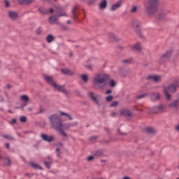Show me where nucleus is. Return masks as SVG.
<instances>
[{"label": "nucleus", "instance_id": "nucleus-1", "mask_svg": "<svg viewBox=\"0 0 179 179\" xmlns=\"http://www.w3.org/2000/svg\"><path fill=\"white\" fill-rule=\"evenodd\" d=\"M50 121L52 124V127L58 131L62 135L64 136V138H66V134L64 131L65 129H68L69 128V125L66 124H62V122H61V119L58 115H53L50 117Z\"/></svg>", "mask_w": 179, "mask_h": 179}, {"label": "nucleus", "instance_id": "nucleus-2", "mask_svg": "<svg viewBox=\"0 0 179 179\" xmlns=\"http://www.w3.org/2000/svg\"><path fill=\"white\" fill-rule=\"evenodd\" d=\"M110 76L106 73H97L93 79L94 85L98 87L99 90H104L107 85H108V80Z\"/></svg>", "mask_w": 179, "mask_h": 179}, {"label": "nucleus", "instance_id": "nucleus-3", "mask_svg": "<svg viewBox=\"0 0 179 179\" xmlns=\"http://www.w3.org/2000/svg\"><path fill=\"white\" fill-rule=\"evenodd\" d=\"M45 82L49 83V85H51V86H52L54 89H55L56 90H58L59 92H62V93H64V94H68L69 93L66 90V89H65V85H59L57 84V83H55L52 77L46 76H45Z\"/></svg>", "mask_w": 179, "mask_h": 179}, {"label": "nucleus", "instance_id": "nucleus-4", "mask_svg": "<svg viewBox=\"0 0 179 179\" xmlns=\"http://www.w3.org/2000/svg\"><path fill=\"white\" fill-rule=\"evenodd\" d=\"M159 0H148V4L145 6V9L148 13L153 15L157 12Z\"/></svg>", "mask_w": 179, "mask_h": 179}, {"label": "nucleus", "instance_id": "nucleus-5", "mask_svg": "<svg viewBox=\"0 0 179 179\" xmlns=\"http://www.w3.org/2000/svg\"><path fill=\"white\" fill-rule=\"evenodd\" d=\"M178 86V84H172L168 88L164 87V93L165 94V97L166 100H170L171 99V96L169 93H174L176 90H177V87Z\"/></svg>", "mask_w": 179, "mask_h": 179}, {"label": "nucleus", "instance_id": "nucleus-6", "mask_svg": "<svg viewBox=\"0 0 179 179\" xmlns=\"http://www.w3.org/2000/svg\"><path fill=\"white\" fill-rule=\"evenodd\" d=\"M172 54H173L172 50H169L166 52H165V53H164L159 58L160 64H164V62H167V61H169L170 58H171Z\"/></svg>", "mask_w": 179, "mask_h": 179}, {"label": "nucleus", "instance_id": "nucleus-7", "mask_svg": "<svg viewBox=\"0 0 179 179\" xmlns=\"http://www.w3.org/2000/svg\"><path fill=\"white\" fill-rule=\"evenodd\" d=\"M147 79L152 80V82H155V83H159V82H162V76L150 75L147 77Z\"/></svg>", "mask_w": 179, "mask_h": 179}, {"label": "nucleus", "instance_id": "nucleus-8", "mask_svg": "<svg viewBox=\"0 0 179 179\" xmlns=\"http://www.w3.org/2000/svg\"><path fill=\"white\" fill-rule=\"evenodd\" d=\"M131 24L134 30L139 31L141 30V22L138 20H132Z\"/></svg>", "mask_w": 179, "mask_h": 179}, {"label": "nucleus", "instance_id": "nucleus-9", "mask_svg": "<svg viewBox=\"0 0 179 179\" xmlns=\"http://www.w3.org/2000/svg\"><path fill=\"white\" fill-rule=\"evenodd\" d=\"M20 100L22 101H24V103L21 105L20 108H24V107H26L27 106V101H29V99L27 95H22L20 96Z\"/></svg>", "mask_w": 179, "mask_h": 179}, {"label": "nucleus", "instance_id": "nucleus-10", "mask_svg": "<svg viewBox=\"0 0 179 179\" xmlns=\"http://www.w3.org/2000/svg\"><path fill=\"white\" fill-rule=\"evenodd\" d=\"M88 96L92 99V101L95 103V104H99V99H97V97H99V95H96L94 92H90L88 93Z\"/></svg>", "mask_w": 179, "mask_h": 179}, {"label": "nucleus", "instance_id": "nucleus-11", "mask_svg": "<svg viewBox=\"0 0 179 179\" xmlns=\"http://www.w3.org/2000/svg\"><path fill=\"white\" fill-rule=\"evenodd\" d=\"M41 138L45 142H52L54 141V136H47L45 134H41Z\"/></svg>", "mask_w": 179, "mask_h": 179}, {"label": "nucleus", "instance_id": "nucleus-12", "mask_svg": "<svg viewBox=\"0 0 179 179\" xmlns=\"http://www.w3.org/2000/svg\"><path fill=\"white\" fill-rule=\"evenodd\" d=\"M121 5H122V1L120 0L115 4L112 5V6L110 7V10H112L113 12H114V10H117V9L121 7Z\"/></svg>", "mask_w": 179, "mask_h": 179}, {"label": "nucleus", "instance_id": "nucleus-13", "mask_svg": "<svg viewBox=\"0 0 179 179\" xmlns=\"http://www.w3.org/2000/svg\"><path fill=\"white\" fill-rule=\"evenodd\" d=\"M8 16L11 20H16L19 17V14L15 11H9Z\"/></svg>", "mask_w": 179, "mask_h": 179}, {"label": "nucleus", "instance_id": "nucleus-14", "mask_svg": "<svg viewBox=\"0 0 179 179\" xmlns=\"http://www.w3.org/2000/svg\"><path fill=\"white\" fill-rule=\"evenodd\" d=\"M132 50L134 51H137V52H139L142 50V46L140 43H137L131 46Z\"/></svg>", "mask_w": 179, "mask_h": 179}, {"label": "nucleus", "instance_id": "nucleus-15", "mask_svg": "<svg viewBox=\"0 0 179 179\" xmlns=\"http://www.w3.org/2000/svg\"><path fill=\"white\" fill-rule=\"evenodd\" d=\"M179 106V99L172 101L169 104L170 108H178Z\"/></svg>", "mask_w": 179, "mask_h": 179}, {"label": "nucleus", "instance_id": "nucleus-16", "mask_svg": "<svg viewBox=\"0 0 179 179\" xmlns=\"http://www.w3.org/2000/svg\"><path fill=\"white\" fill-rule=\"evenodd\" d=\"M155 108L157 110L155 111V113H164V108H166V106H164V105L160 103L159 105L155 107Z\"/></svg>", "mask_w": 179, "mask_h": 179}, {"label": "nucleus", "instance_id": "nucleus-17", "mask_svg": "<svg viewBox=\"0 0 179 179\" xmlns=\"http://www.w3.org/2000/svg\"><path fill=\"white\" fill-rule=\"evenodd\" d=\"M121 115H124L125 117H131L132 113H131V111L127 110V109H122L120 111Z\"/></svg>", "mask_w": 179, "mask_h": 179}, {"label": "nucleus", "instance_id": "nucleus-18", "mask_svg": "<svg viewBox=\"0 0 179 179\" xmlns=\"http://www.w3.org/2000/svg\"><path fill=\"white\" fill-rule=\"evenodd\" d=\"M152 101H156L160 100V94L159 93H154L151 95Z\"/></svg>", "mask_w": 179, "mask_h": 179}, {"label": "nucleus", "instance_id": "nucleus-19", "mask_svg": "<svg viewBox=\"0 0 179 179\" xmlns=\"http://www.w3.org/2000/svg\"><path fill=\"white\" fill-rule=\"evenodd\" d=\"M57 20H58V17L55 15H52L49 17L48 22L50 24H54V23H57Z\"/></svg>", "mask_w": 179, "mask_h": 179}, {"label": "nucleus", "instance_id": "nucleus-20", "mask_svg": "<svg viewBox=\"0 0 179 179\" xmlns=\"http://www.w3.org/2000/svg\"><path fill=\"white\" fill-rule=\"evenodd\" d=\"M78 10V7L74 6L72 9L73 17V19H78V15H76V10Z\"/></svg>", "mask_w": 179, "mask_h": 179}, {"label": "nucleus", "instance_id": "nucleus-21", "mask_svg": "<svg viewBox=\"0 0 179 179\" xmlns=\"http://www.w3.org/2000/svg\"><path fill=\"white\" fill-rule=\"evenodd\" d=\"M62 73L64 75H72V71L68 69H64L61 70Z\"/></svg>", "mask_w": 179, "mask_h": 179}, {"label": "nucleus", "instance_id": "nucleus-22", "mask_svg": "<svg viewBox=\"0 0 179 179\" xmlns=\"http://www.w3.org/2000/svg\"><path fill=\"white\" fill-rule=\"evenodd\" d=\"M0 157H1V159H0V160H4V163L5 164H6V166H10V159H9V158H4L2 156H0Z\"/></svg>", "mask_w": 179, "mask_h": 179}, {"label": "nucleus", "instance_id": "nucleus-23", "mask_svg": "<svg viewBox=\"0 0 179 179\" xmlns=\"http://www.w3.org/2000/svg\"><path fill=\"white\" fill-rule=\"evenodd\" d=\"M145 131L148 132V134H155V132H156V129H155L153 127H147Z\"/></svg>", "mask_w": 179, "mask_h": 179}, {"label": "nucleus", "instance_id": "nucleus-24", "mask_svg": "<svg viewBox=\"0 0 179 179\" xmlns=\"http://www.w3.org/2000/svg\"><path fill=\"white\" fill-rule=\"evenodd\" d=\"M107 6V0H103L101 1V3L99 5V7L101 9H103V8H106Z\"/></svg>", "mask_w": 179, "mask_h": 179}, {"label": "nucleus", "instance_id": "nucleus-25", "mask_svg": "<svg viewBox=\"0 0 179 179\" xmlns=\"http://www.w3.org/2000/svg\"><path fill=\"white\" fill-rule=\"evenodd\" d=\"M3 138H4L5 139H8L9 141H13L14 139L12 136L8 134L3 135Z\"/></svg>", "mask_w": 179, "mask_h": 179}, {"label": "nucleus", "instance_id": "nucleus-26", "mask_svg": "<svg viewBox=\"0 0 179 179\" xmlns=\"http://www.w3.org/2000/svg\"><path fill=\"white\" fill-rule=\"evenodd\" d=\"M46 40H47L48 43H51V41H53V40H54V36L52 35H48L46 37Z\"/></svg>", "mask_w": 179, "mask_h": 179}, {"label": "nucleus", "instance_id": "nucleus-27", "mask_svg": "<svg viewBox=\"0 0 179 179\" xmlns=\"http://www.w3.org/2000/svg\"><path fill=\"white\" fill-rule=\"evenodd\" d=\"M30 166H31V167H33L34 169H41V166H38V164L34 162H31Z\"/></svg>", "mask_w": 179, "mask_h": 179}, {"label": "nucleus", "instance_id": "nucleus-28", "mask_svg": "<svg viewBox=\"0 0 179 179\" xmlns=\"http://www.w3.org/2000/svg\"><path fill=\"white\" fill-rule=\"evenodd\" d=\"M39 12H41V13H43V15H45V13H48V10L44 8H39Z\"/></svg>", "mask_w": 179, "mask_h": 179}, {"label": "nucleus", "instance_id": "nucleus-29", "mask_svg": "<svg viewBox=\"0 0 179 179\" xmlns=\"http://www.w3.org/2000/svg\"><path fill=\"white\" fill-rule=\"evenodd\" d=\"M81 78L83 80V82H87V80H88L87 75L86 74L82 75Z\"/></svg>", "mask_w": 179, "mask_h": 179}, {"label": "nucleus", "instance_id": "nucleus-30", "mask_svg": "<svg viewBox=\"0 0 179 179\" xmlns=\"http://www.w3.org/2000/svg\"><path fill=\"white\" fill-rule=\"evenodd\" d=\"M45 166L48 168V169H50L51 167V161L49 162H45Z\"/></svg>", "mask_w": 179, "mask_h": 179}, {"label": "nucleus", "instance_id": "nucleus-31", "mask_svg": "<svg viewBox=\"0 0 179 179\" xmlns=\"http://www.w3.org/2000/svg\"><path fill=\"white\" fill-rule=\"evenodd\" d=\"M109 85L111 87H114L115 86V81H114V80H111L109 82Z\"/></svg>", "mask_w": 179, "mask_h": 179}, {"label": "nucleus", "instance_id": "nucleus-32", "mask_svg": "<svg viewBox=\"0 0 179 179\" xmlns=\"http://www.w3.org/2000/svg\"><path fill=\"white\" fill-rule=\"evenodd\" d=\"M21 122H26L27 121V118L25 116H22L20 119Z\"/></svg>", "mask_w": 179, "mask_h": 179}, {"label": "nucleus", "instance_id": "nucleus-33", "mask_svg": "<svg viewBox=\"0 0 179 179\" xmlns=\"http://www.w3.org/2000/svg\"><path fill=\"white\" fill-rule=\"evenodd\" d=\"M117 106H118V101H115L110 104V107H117Z\"/></svg>", "mask_w": 179, "mask_h": 179}, {"label": "nucleus", "instance_id": "nucleus-34", "mask_svg": "<svg viewBox=\"0 0 179 179\" xmlns=\"http://www.w3.org/2000/svg\"><path fill=\"white\" fill-rule=\"evenodd\" d=\"M113 96L109 95V96H108L106 98V101H111L113 100Z\"/></svg>", "mask_w": 179, "mask_h": 179}, {"label": "nucleus", "instance_id": "nucleus-35", "mask_svg": "<svg viewBox=\"0 0 179 179\" xmlns=\"http://www.w3.org/2000/svg\"><path fill=\"white\" fill-rule=\"evenodd\" d=\"M138 8H136V6H133L131 9V13H135V12H136Z\"/></svg>", "mask_w": 179, "mask_h": 179}, {"label": "nucleus", "instance_id": "nucleus-36", "mask_svg": "<svg viewBox=\"0 0 179 179\" xmlns=\"http://www.w3.org/2000/svg\"><path fill=\"white\" fill-rule=\"evenodd\" d=\"M145 96H148L146 94H141L137 96V99H143Z\"/></svg>", "mask_w": 179, "mask_h": 179}, {"label": "nucleus", "instance_id": "nucleus-37", "mask_svg": "<svg viewBox=\"0 0 179 179\" xmlns=\"http://www.w3.org/2000/svg\"><path fill=\"white\" fill-rule=\"evenodd\" d=\"M108 37L110 38H113V40H115V35H114V34H108Z\"/></svg>", "mask_w": 179, "mask_h": 179}, {"label": "nucleus", "instance_id": "nucleus-38", "mask_svg": "<svg viewBox=\"0 0 179 179\" xmlns=\"http://www.w3.org/2000/svg\"><path fill=\"white\" fill-rule=\"evenodd\" d=\"M61 114L62 115H66V117H69V120H72V117H71V115H68L67 113H65L64 112H62Z\"/></svg>", "mask_w": 179, "mask_h": 179}, {"label": "nucleus", "instance_id": "nucleus-39", "mask_svg": "<svg viewBox=\"0 0 179 179\" xmlns=\"http://www.w3.org/2000/svg\"><path fill=\"white\" fill-rule=\"evenodd\" d=\"M33 2V0H25V5H30Z\"/></svg>", "mask_w": 179, "mask_h": 179}, {"label": "nucleus", "instance_id": "nucleus-40", "mask_svg": "<svg viewBox=\"0 0 179 179\" xmlns=\"http://www.w3.org/2000/svg\"><path fill=\"white\" fill-rule=\"evenodd\" d=\"M42 32H43V29L41 28L38 29L36 31L37 34H41Z\"/></svg>", "mask_w": 179, "mask_h": 179}, {"label": "nucleus", "instance_id": "nucleus-41", "mask_svg": "<svg viewBox=\"0 0 179 179\" xmlns=\"http://www.w3.org/2000/svg\"><path fill=\"white\" fill-rule=\"evenodd\" d=\"M19 3H23L24 5H26V0H17Z\"/></svg>", "mask_w": 179, "mask_h": 179}, {"label": "nucleus", "instance_id": "nucleus-42", "mask_svg": "<svg viewBox=\"0 0 179 179\" xmlns=\"http://www.w3.org/2000/svg\"><path fill=\"white\" fill-rule=\"evenodd\" d=\"M175 131H176L177 132H179V124L175 126Z\"/></svg>", "mask_w": 179, "mask_h": 179}, {"label": "nucleus", "instance_id": "nucleus-43", "mask_svg": "<svg viewBox=\"0 0 179 179\" xmlns=\"http://www.w3.org/2000/svg\"><path fill=\"white\" fill-rule=\"evenodd\" d=\"M5 6L6 8H9V1L8 0H5Z\"/></svg>", "mask_w": 179, "mask_h": 179}, {"label": "nucleus", "instance_id": "nucleus-44", "mask_svg": "<svg viewBox=\"0 0 179 179\" xmlns=\"http://www.w3.org/2000/svg\"><path fill=\"white\" fill-rule=\"evenodd\" d=\"M93 159H94V157H93V156H90L87 157V161L92 162V160H93Z\"/></svg>", "mask_w": 179, "mask_h": 179}, {"label": "nucleus", "instance_id": "nucleus-45", "mask_svg": "<svg viewBox=\"0 0 179 179\" xmlns=\"http://www.w3.org/2000/svg\"><path fill=\"white\" fill-rule=\"evenodd\" d=\"M101 150H98L96 152V156H100L101 155Z\"/></svg>", "mask_w": 179, "mask_h": 179}, {"label": "nucleus", "instance_id": "nucleus-46", "mask_svg": "<svg viewBox=\"0 0 179 179\" xmlns=\"http://www.w3.org/2000/svg\"><path fill=\"white\" fill-rule=\"evenodd\" d=\"M111 93H112L111 90H107L106 92V94H111Z\"/></svg>", "mask_w": 179, "mask_h": 179}, {"label": "nucleus", "instance_id": "nucleus-47", "mask_svg": "<svg viewBox=\"0 0 179 179\" xmlns=\"http://www.w3.org/2000/svg\"><path fill=\"white\" fill-rule=\"evenodd\" d=\"M124 64H129L131 63V59H127V60H124Z\"/></svg>", "mask_w": 179, "mask_h": 179}, {"label": "nucleus", "instance_id": "nucleus-48", "mask_svg": "<svg viewBox=\"0 0 179 179\" xmlns=\"http://www.w3.org/2000/svg\"><path fill=\"white\" fill-rule=\"evenodd\" d=\"M56 152H57V157H59V148H57Z\"/></svg>", "mask_w": 179, "mask_h": 179}, {"label": "nucleus", "instance_id": "nucleus-49", "mask_svg": "<svg viewBox=\"0 0 179 179\" xmlns=\"http://www.w3.org/2000/svg\"><path fill=\"white\" fill-rule=\"evenodd\" d=\"M116 114L117 113H115V112H112L110 115H111V117H115Z\"/></svg>", "mask_w": 179, "mask_h": 179}, {"label": "nucleus", "instance_id": "nucleus-50", "mask_svg": "<svg viewBox=\"0 0 179 179\" xmlns=\"http://www.w3.org/2000/svg\"><path fill=\"white\" fill-rule=\"evenodd\" d=\"M11 124H16V119H13L11 120Z\"/></svg>", "mask_w": 179, "mask_h": 179}, {"label": "nucleus", "instance_id": "nucleus-51", "mask_svg": "<svg viewBox=\"0 0 179 179\" xmlns=\"http://www.w3.org/2000/svg\"><path fill=\"white\" fill-rule=\"evenodd\" d=\"M5 148H6V149H9V143H6Z\"/></svg>", "mask_w": 179, "mask_h": 179}, {"label": "nucleus", "instance_id": "nucleus-52", "mask_svg": "<svg viewBox=\"0 0 179 179\" xmlns=\"http://www.w3.org/2000/svg\"><path fill=\"white\" fill-rule=\"evenodd\" d=\"M59 17H61V16H65V13H60V14L59 15Z\"/></svg>", "mask_w": 179, "mask_h": 179}, {"label": "nucleus", "instance_id": "nucleus-53", "mask_svg": "<svg viewBox=\"0 0 179 179\" xmlns=\"http://www.w3.org/2000/svg\"><path fill=\"white\" fill-rule=\"evenodd\" d=\"M49 12H50V13H52L54 12V10H53L52 8H50V9L49 10Z\"/></svg>", "mask_w": 179, "mask_h": 179}, {"label": "nucleus", "instance_id": "nucleus-54", "mask_svg": "<svg viewBox=\"0 0 179 179\" xmlns=\"http://www.w3.org/2000/svg\"><path fill=\"white\" fill-rule=\"evenodd\" d=\"M7 87H8V89H10V87H12V85H10V84H8V85H7Z\"/></svg>", "mask_w": 179, "mask_h": 179}, {"label": "nucleus", "instance_id": "nucleus-55", "mask_svg": "<svg viewBox=\"0 0 179 179\" xmlns=\"http://www.w3.org/2000/svg\"><path fill=\"white\" fill-rule=\"evenodd\" d=\"M122 179H131V178L128 176H126V177H124Z\"/></svg>", "mask_w": 179, "mask_h": 179}, {"label": "nucleus", "instance_id": "nucleus-56", "mask_svg": "<svg viewBox=\"0 0 179 179\" xmlns=\"http://www.w3.org/2000/svg\"><path fill=\"white\" fill-rule=\"evenodd\" d=\"M28 110H29V111H32L33 108H29Z\"/></svg>", "mask_w": 179, "mask_h": 179}, {"label": "nucleus", "instance_id": "nucleus-57", "mask_svg": "<svg viewBox=\"0 0 179 179\" xmlns=\"http://www.w3.org/2000/svg\"><path fill=\"white\" fill-rule=\"evenodd\" d=\"M67 24H71V21H67Z\"/></svg>", "mask_w": 179, "mask_h": 179}, {"label": "nucleus", "instance_id": "nucleus-58", "mask_svg": "<svg viewBox=\"0 0 179 179\" xmlns=\"http://www.w3.org/2000/svg\"><path fill=\"white\" fill-rule=\"evenodd\" d=\"M87 68L91 69V68H92V66H87Z\"/></svg>", "mask_w": 179, "mask_h": 179}, {"label": "nucleus", "instance_id": "nucleus-59", "mask_svg": "<svg viewBox=\"0 0 179 179\" xmlns=\"http://www.w3.org/2000/svg\"><path fill=\"white\" fill-rule=\"evenodd\" d=\"M0 159H2V157H0Z\"/></svg>", "mask_w": 179, "mask_h": 179}, {"label": "nucleus", "instance_id": "nucleus-60", "mask_svg": "<svg viewBox=\"0 0 179 179\" xmlns=\"http://www.w3.org/2000/svg\"><path fill=\"white\" fill-rule=\"evenodd\" d=\"M41 113V111L39 112V113Z\"/></svg>", "mask_w": 179, "mask_h": 179}, {"label": "nucleus", "instance_id": "nucleus-61", "mask_svg": "<svg viewBox=\"0 0 179 179\" xmlns=\"http://www.w3.org/2000/svg\"><path fill=\"white\" fill-rule=\"evenodd\" d=\"M177 179H179V178H177Z\"/></svg>", "mask_w": 179, "mask_h": 179}]
</instances>
